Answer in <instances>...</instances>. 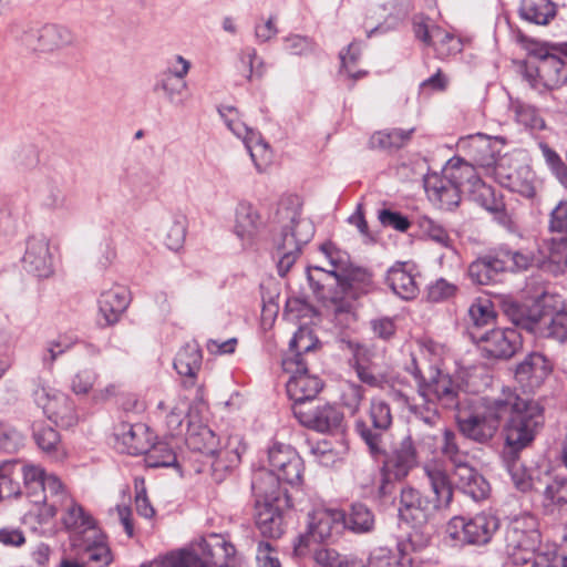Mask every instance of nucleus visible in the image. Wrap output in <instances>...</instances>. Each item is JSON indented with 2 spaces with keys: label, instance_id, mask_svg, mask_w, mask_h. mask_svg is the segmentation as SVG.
Returning a JSON list of instances; mask_svg holds the SVG:
<instances>
[{
  "label": "nucleus",
  "instance_id": "f257e3e1",
  "mask_svg": "<svg viewBox=\"0 0 567 567\" xmlns=\"http://www.w3.org/2000/svg\"><path fill=\"white\" fill-rule=\"evenodd\" d=\"M414 375L419 395L426 403H439L444 409L454 410L461 434L480 444H487L494 439L502 421L523 399L509 388L495 396L478 398L442 371H435L429 380L422 378L417 369Z\"/></svg>",
  "mask_w": 567,
  "mask_h": 567
},
{
  "label": "nucleus",
  "instance_id": "f03ea898",
  "mask_svg": "<svg viewBox=\"0 0 567 567\" xmlns=\"http://www.w3.org/2000/svg\"><path fill=\"white\" fill-rule=\"evenodd\" d=\"M505 417V440L507 451L504 452V462L514 486L520 492L532 488L538 491L533 478L520 462L519 452L527 447L535 439L544 424V410L537 401L523 398Z\"/></svg>",
  "mask_w": 567,
  "mask_h": 567
},
{
  "label": "nucleus",
  "instance_id": "7ed1b4c3",
  "mask_svg": "<svg viewBox=\"0 0 567 567\" xmlns=\"http://www.w3.org/2000/svg\"><path fill=\"white\" fill-rule=\"evenodd\" d=\"M492 143L505 144L502 136L491 137L478 133L471 137V147L477 153L476 161L482 166H495V174L499 183L509 190L520 194L526 198H533L536 194L535 174L527 165H522L509 172L507 168L508 159L503 157L499 161L495 158V152L492 150Z\"/></svg>",
  "mask_w": 567,
  "mask_h": 567
},
{
  "label": "nucleus",
  "instance_id": "20e7f679",
  "mask_svg": "<svg viewBox=\"0 0 567 567\" xmlns=\"http://www.w3.org/2000/svg\"><path fill=\"white\" fill-rule=\"evenodd\" d=\"M434 442L433 433L422 434L417 425L411 426L409 434L395 444L384 462L385 478L380 486V493L382 495L390 494L389 480L391 477L398 481L405 478L419 465L421 455L432 450Z\"/></svg>",
  "mask_w": 567,
  "mask_h": 567
},
{
  "label": "nucleus",
  "instance_id": "39448f33",
  "mask_svg": "<svg viewBox=\"0 0 567 567\" xmlns=\"http://www.w3.org/2000/svg\"><path fill=\"white\" fill-rule=\"evenodd\" d=\"M320 251L328 261V267L316 266L308 268L307 279L313 291L324 298L322 293L323 284L322 277H333L338 286L344 293L352 288V281L354 279V271L351 269L349 256L347 252L338 249L331 243H324L320 246Z\"/></svg>",
  "mask_w": 567,
  "mask_h": 567
},
{
  "label": "nucleus",
  "instance_id": "423d86ee",
  "mask_svg": "<svg viewBox=\"0 0 567 567\" xmlns=\"http://www.w3.org/2000/svg\"><path fill=\"white\" fill-rule=\"evenodd\" d=\"M506 550L515 565H527L540 550V534L532 517L514 519L506 532Z\"/></svg>",
  "mask_w": 567,
  "mask_h": 567
},
{
  "label": "nucleus",
  "instance_id": "0eeeda50",
  "mask_svg": "<svg viewBox=\"0 0 567 567\" xmlns=\"http://www.w3.org/2000/svg\"><path fill=\"white\" fill-rule=\"evenodd\" d=\"M498 519L489 513H478L466 519L453 517L446 527L449 536L460 544L485 545L498 529Z\"/></svg>",
  "mask_w": 567,
  "mask_h": 567
},
{
  "label": "nucleus",
  "instance_id": "6e6552de",
  "mask_svg": "<svg viewBox=\"0 0 567 567\" xmlns=\"http://www.w3.org/2000/svg\"><path fill=\"white\" fill-rule=\"evenodd\" d=\"M369 416L371 426L364 421L355 423V431L364 441L369 451L373 455L385 452L384 433L392 425V413L389 404L380 399L371 400Z\"/></svg>",
  "mask_w": 567,
  "mask_h": 567
},
{
  "label": "nucleus",
  "instance_id": "1a4fd4ad",
  "mask_svg": "<svg viewBox=\"0 0 567 567\" xmlns=\"http://www.w3.org/2000/svg\"><path fill=\"white\" fill-rule=\"evenodd\" d=\"M282 369L290 374L287 381V394L293 401L295 406H306V402L313 400L321 391L322 381L315 374H310L307 363H300L296 359H282Z\"/></svg>",
  "mask_w": 567,
  "mask_h": 567
},
{
  "label": "nucleus",
  "instance_id": "9d476101",
  "mask_svg": "<svg viewBox=\"0 0 567 567\" xmlns=\"http://www.w3.org/2000/svg\"><path fill=\"white\" fill-rule=\"evenodd\" d=\"M344 514L338 509H317L309 514L308 533L300 535L295 554L303 556L311 542H326L343 526Z\"/></svg>",
  "mask_w": 567,
  "mask_h": 567
},
{
  "label": "nucleus",
  "instance_id": "9b49d317",
  "mask_svg": "<svg viewBox=\"0 0 567 567\" xmlns=\"http://www.w3.org/2000/svg\"><path fill=\"white\" fill-rule=\"evenodd\" d=\"M551 300L553 297L545 293L529 305L512 302L505 307V315L516 327L543 338Z\"/></svg>",
  "mask_w": 567,
  "mask_h": 567
},
{
  "label": "nucleus",
  "instance_id": "f8f14e48",
  "mask_svg": "<svg viewBox=\"0 0 567 567\" xmlns=\"http://www.w3.org/2000/svg\"><path fill=\"white\" fill-rule=\"evenodd\" d=\"M470 338L488 358L508 359L520 347V336L515 329L491 328L486 331H470Z\"/></svg>",
  "mask_w": 567,
  "mask_h": 567
},
{
  "label": "nucleus",
  "instance_id": "ddd939ff",
  "mask_svg": "<svg viewBox=\"0 0 567 567\" xmlns=\"http://www.w3.org/2000/svg\"><path fill=\"white\" fill-rule=\"evenodd\" d=\"M33 399L47 417L56 425L70 427L76 424L78 415L73 402L64 393L50 388L39 386L33 392Z\"/></svg>",
  "mask_w": 567,
  "mask_h": 567
},
{
  "label": "nucleus",
  "instance_id": "4468645a",
  "mask_svg": "<svg viewBox=\"0 0 567 567\" xmlns=\"http://www.w3.org/2000/svg\"><path fill=\"white\" fill-rule=\"evenodd\" d=\"M278 214L281 230L276 241L286 243L295 250H301V247L308 244L315 235L312 221L297 208L284 207Z\"/></svg>",
  "mask_w": 567,
  "mask_h": 567
},
{
  "label": "nucleus",
  "instance_id": "2eb2a0df",
  "mask_svg": "<svg viewBox=\"0 0 567 567\" xmlns=\"http://www.w3.org/2000/svg\"><path fill=\"white\" fill-rule=\"evenodd\" d=\"M22 267L38 278H49L53 275V255L47 237L33 235L27 239Z\"/></svg>",
  "mask_w": 567,
  "mask_h": 567
},
{
  "label": "nucleus",
  "instance_id": "dca6fc26",
  "mask_svg": "<svg viewBox=\"0 0 567 567\" xmlns=\"http://www.w3.org/2000/svg\"><path fill=\"white\" fill-rule=\"evenodd\" d=\"M439 512L432 501L417 489L405 486L401 489L399 516L413 526L425 525Z\"/></svg>",
  "mask_w": 567,
  "mask_h": 567
},
{
  "label": "nucleus",
  "instance_id": "f3484780",
  "mask_svg": "<svg viewBox=\"0 0 567 567\" xmlns=\"http://www.w3.org/2000/svg\"><path fill=\"white\" fill-rule=\"evenodd\" d=\"M269 471H274L282 482L293 485L300 482L302 460L290 446L275 443L268 451Z\"/></svg>",
  "mask_w": 567,
  "mask_h": 567
},
{
  "label": "nucleus",
  "instance_id": "a211bd4d",
  "mask_svg": "<svg viewBox=\"0 0 567 567\" xmlns=\"http://www.w3.org/2000/svg\"><path fill=\"white\" fill-rule=\"evenodd\" d=\"M414 33L419 40L433 47L436 55L441 59L462 51L461 40L436 24L415 22Z\"/></svg>",
  "mask_w": 567,
  "mask_h": 567
},
{
  "label": "nucleus",
  "instance_id": "6ab92c4d",
  "mask_svg": "<svg viewBox=\"0 0 567 567\" xmlns=\"http://www.w3.org/2000/svg\"><path fill=\"white\" fill-rule=\"evenodd\" d=\"M553 371L551 362L540 352H532L515 370L516 381L528 391L539 388Z\"/></svg>",
  "mask_w": 567,
  "mask_h": 567
},
{
  "label": "nucleus",
  "instance_id": "aec40b11",
  "mask_svg": "<svg viewBox=\"0 0 567 567\" xmlns=\"http://www.w3.org/2000/svg\"><path fill=\"white\" fill-rule=\"evenodd\" d=\"M264 226L259 210L249 202L241 200L235 208L234 234L244 247H251Z\"/></svg>",
  "mask_w": 567,
  "mask_h": 567
},
{
  "label": "nucleus",
  "instance_id": "412c9836",
  "mask_svg": "<svg viewBox=\"0 0 567 567\" xmlns=\"http://www.w3.org/2000/svg\"><path fill=\"white\" fill-rule=\"evenodd\" d=\"M62 512V524L71 533V542L76 538L96 537L97 527L94 519L74 499L66 501V504L59 509Z\"/></svg>",
  "mask_w": 567,
  "mask_h": 567
},
{
  "label": "nucleus",
  "instance_id": "4be33fe9",
  "mask_svg": "<svg viewBox=\"0 0 567 567\" xmlns=\"http://www.w3.org/2000/svg\"><path fill=\"white\" fill-rule=\"evenodd\" d=\"M293 414L301 424L318 432L333 431L341 425L343 420L342 413L330 404H324L316 409L295 406Z\"/></svg>",
  "mask_w": 567,
  "mask_h": 567
},
{
  "label": "nucleus",
  "instance_id": "5701e85b",
  "mask_svg": "<svg viewBox=\"0 0 567 567\" xmlns=\"http://www.w3.org/2000/svg\"><path fill=\"white\" fill-rule=\"evenodd\" d=\"M117 449L132 455L145 454L152 443V434L145 424L123 423L115 433Z\"/></svg>",
  "mask_w": 567,
  "mask_h": 567
},
{
  "label": "nucleus",
  "instance_id": "b1692460",
  "mask_svg": "<svg viewBox=\"0 0 567 567\" xmlns=\"http://www.w3.org/2000/svg\"><path fill=\"white\" fill-rule=\"evenodd\" d=\"M186 444L194 451H198L207 455H216L218 458H220L223 454L230 453L231 464L240 462V455L236 450L228 452L217 449L218 440L215 433L206 425L188 427L186 433Z\"/></svg>",
  "mask_w": 567,
  "mask_h": 567
},
{
  "label": "nucleus",
  "instance_id": "393cba45",
  "mask_svg": "<svg viewBox=\"0 0 567 567\" xmlns=\"http://www.w3.org/2000/svg\"><path fill=\"white\" fill-rule=\"evenodd\" d=\"M288 504L261 503L255 504V520L258 529L264 536L278 538L284 534L282 509Z\"/></svg>",
  "mask_w": 567,
  "mask_h": 567
},
{
  "label": "nucleus",
  "instance_id": "a878e982",
  "mask_svg": "<svg viewBox=\"0 0 567 567\" xmlns=\"http://www.w3.org/2000/svg\"><path fill=\"white\" fill-rule=\"evenodd\" d=\"M72 546L79 550L85 567H106L112 560L110 548L100 530L96 537L76 538Z\"/></svg>",
  "mask_w": 567,
  "mask_h": 567
},
{
  "label": "nucleus",
  "instance_id": "bb28decb",
  "mask_svg": "<svg viewBox=\"0 0 567 567\" xmlns=\"http://www.w3.org/2000/svg\"><path fill=\"white\" fill-rule=\"evenodd\" d=\"M281 478L274 471L260 470L252 480L256 502L288 504L289 497L280 487Z\"/></svg>",
  "mask_w": 567,
  "mask_h": 567
},
{
  "label": "nucleus",
  "instance_id": "cd10ccee",
  "mask_svg": "<svg viewBox=\"0 0 567 567\" xmlns=\"http://www.w3.org/2000/svg\"><path fill=\"white\" fill-rule=\"evenodd\" d=\"M130 302L128 292L124 287L114 286L101 292L99 313L103 324L111 326L118 321Z\"/></svg>",
  "mask_w": 567,
  "mask_h": 567
},
{
  "label": "nucleus",
  "instance_id": "c85d7f7f",
  "mask_svg": "<svg viewBox=\"0 0 567 567\" xmlns=\"http://www.w3.org/2000/svg\"><path fill=\"white\" fill-rule=\"evenodd\" d=\"M73 499L65 489L60 478L55 475H48L41 488V501L43 505L42 515L45 517H54L59 509L66 504V501Z\"/></svg>",
  "mask_w": 567,
  "mask_h": 567
},
{
  "label": "nucleus",
  "instance_id": "c756f323",
  "mask_svg": "<svg viewBox=\"0 0 567 567\" xmlns=\"http://www.w3.org/2000/svg\"><path fill=\"white\" fill-rule=\"evenodd\" d=\"M424 471L434 494L432 503L439 512L447 509L453 501V487L449 475L439 466H425Z\"/></svg>",
  "mask_w": 567,
  "mask_h": 567
},
{
  "label": "nucleus",
  "instance_id": "7c9ffc66",
  "mask_svg": "<svg viewBox=\"0 0 567 567\" xmlns=\"http://www.w3.org/2000/svg\"><path fill=\"white\" fill-rule=\"evenodd\" d=\"M75 42L73 32L65 25L45 24L38 32V49L52 52L72 45Z\"/></svg>",
  "mask_w": 567,
  "mask_h": 567
},
{
  "label": "nucleus",
  "instance_id": "2f4dec72",
  "mask_svg": "<svg viewBox=\"0 0 567 567\" xmlns=\"http://www.w3.org/2000/svg\"><path fill=\"white\" fill-rule=\"evenodd\" d=\"M544 488L539 491L544 508L554 513L567 505V476L546 473Z\"/></svg>",
  "mask_w": 567,
  "mask_h": 567
},
{
  "label": "nucleus",
  "instance_id": "473e14b6",
  "mask_svg": "<svg viewBox=\"0 0 567 567\" xmlns=\"http://www.w3.org/2000/svg\"><path fill=\"white\" fill-rule=\"evenodd\" d=\"M535 73L545 89L558 87L567 80L564 61L554 54L543 56L535 66Z\"/></svg>",
  "mask_w": 567,
  "mask_h": 567
},
{
  "label": "nucleus",
  "instance_id": "72a5a7b5",
  "mask_svg": "<svg viewBox=\"0 0 567 567\" xmlns=\"http://www.w3.org/2000/svg\"><path fill=\"white\" fill-rule=\"evenodd\" d=\"M444 176L447 183L456 186L461 190H472L476 182L481 179L475 173L474 167L461 158H453L444 167Z\"/></svg>",
  "mask_w": 567,
  "mask_h": 567
},
{
  "label": "nucleus",
  "instance_id": "f704fd0d",
  "mask_svg": "<svg viewBox=\"0 0 567 567\" xmlns=\"http://www.w3.org/2000/svg\"><path fill=\"white\" fill-rule=\"evenodd\" d=\"M386 282L392 291L402 299H413L419 292L413 275L405 269L403 264H398L389 269Z\"/></svg>",
  "mask_w": 567,
  "mask_h": 567
},
{
  "label": "nucleus",
  "instance_id": "c9c22d12",
  "mask_svg": "<svg viewBox=\"0 0 567 567\" xmlns=\"http://www.w3.org/2000/svg\"><path fill=\"white\" fill-rule=\"evenodd\" d=\"M468 277L476 285H489L503 272L498 254L477 258L468 266Z\"/></svg>",
  "mask_w": 567,
  "mask_h": 567
},
{
  "label": "nucleus",
  "instance_id": "e433bc0d",
  "mask_svg": "<svg viewBox=\"0 0 567 567\" xmlns=\"http://www.w3.org/2000/svg\"><path fill=\"white\" fill-rule=\"evenodd\" d=\"M202 367V351L196 342L186 343L177 352L174 368L178 374L194 379Z\"/></svg>",
  "mask_w": 567,
  "mask_h": 567
},
{
  "label": "nucleus",
  "instance_id": "4c0bfd02",
  "mask_svg": "<svg viewBox=\"0 0 567 567\" xmlns=\"http://www.w3.org/2000/svg\"><path fill=\"white\" fill-rule=\"evenodd\" d=\"M21 468L19 461H6L0 464V499L21 494Z\"/></svg>",
  "mask_w": 567,
  "mask_h": 567
},
{
  "label": "nucleus",
  "instance_id": "58836bf2",
  "mask_svg": "<svg viewBox=\"0 0 567 567\" xmlns=\"http://www.w3.org/2000/svg\"><path fill=\"white\" fill-rule=\"evenodd\" d=\"M321 567H365V561L353 554H341L333 548L321 547L313 554Z\"/></svg>",
  "mask_w": 567,
  "mask_h": 567
},
{
  "label": "nucleus",
  "instance_id": "ea45409f",
  "mask_svg": "<svg viewBox=\"0 0 567 567\" xmlns=\"http://www.w3.org/2000/svg\"><path fill=\"white\" fill-rule=\"evenodd\" d=\"M520 16L535 24H547L556 14L555 6L550 0H522Z\"/></svg>",
  "mask_w": 567,
  "mask_h": 567
},
{
  "label": "nucleus",
  "instance_id": "a19ab883",
  "mask_svg": "<svg viewBox=\"0 0 567 567\" xmlns=\"http://www.w3.org/2000/svg\"><path fill=\"white\" fill-rule=\"evenodd\" d=\"M33 439L44 453L53 454L56 457L64 456L61 436L51 425L35 422L33 424Z\"/></svg>",
  "mask_w": 567,
  "mask_h": 567
},
{
  "label": "nucleus",
  "instance_id": "79ce46f5",
  "mask_svg": "<svg viewBox=\"0 0 567 567\" xmlns=\"http://www.w3.org/2000/svg\"><path fill=\"white\" fill-rule=\"evenodd\" d=\"M413 131V128H393L378 131L370 137V146L371 148L382 151L400 148L411 140Z\"/></svg>",
  "mask_w": 567,
  "mask_h": 567
},
{
  "label": "nucleus",
  "instance_id": "37998d69",
  "mask_svg": "<svg viewBox=\"0 0 567 567\" xmlns=\"http://www.w3.org/2000/svg\"><path fill=\"white\" fill-rule=\"evenodd\" d=\"M204 553L212 565L228 567V561L235 555V547L219 535H210L204 540Z\"/></svg>",
  "mask_w": 567,
  "mask_h": 567
},
{
  "label": "nucleus",
  "instance_id": "c03bdc74",
  "mask_svg": "<svg viewBox=\"0 0 567 567\" xmlns=\"http://www.w3.org/2000/svg\"><path fill=\"white\" fill-rule=\"evenodd\" d=\"M543 338L559 343L567 341V306L564 305L557 308L551 305L546 327L543 329Z\"/></svg>",
  "mask_w": 567,
  "mask_h": 567
},
{
  "label": "nucleus",
  "instance_id": "a18cd8bd",
  "mask_svg": "<svg viewBox=\"0 0 567 567\" xmlns=\"http://www.w3.org/2000/svg\"><path fill=\"white\" fill-rule=\"evenodd\" d=\"M343 526L357 534L369 533L374 527V515L367 505L354 503L344 515Z\"/></svg>",
  "mask_w": 567,
  "mask_h": 567
},
{
  "label": "nucleus",
  "instance_id": "49530a36",
  "mask_svg": "<svg viewBox=\"0 0 567 567\" xmlns=\"http://www.w3.org/2000/svg\"><path fill=\"white\" fill-rule=\"evenodd\" d=\"M186 216L179 213L173 214L164 226V244L171 250H179L186 237Z\"/></svg>",
  "mask_w": 567,
  "mask_h": 567
},
{
  "label": "nucleus",
  "instance_id": "de8ad7c7",
  "mask_svg": "<svg viewBox=\"0 0 567 567\" xmlns=\"http://www.w3.org/2000/svg\"><path fill=\"white\" fill-rule=\"evenodd\" d=\"M318 344V339L309 328H300L289 342V352L284 359H296L300 363H307L303 355L312 351Z\"/></svg>",
  "mask_w": 567,
  "mask_h": 567
},
{
  "label": "nucleus",
  "instance_id": "09e8293b",
  "mask_svg": "<svg viewBox=\"0 0 567 567\" xmlns=\"http://www.w3.org/2000/svg\"><path fill=\"white\" fill-rule=\"evenodd\" d=\"M21 477H23V486L30 501L34 504H40L41 501V488L47 482L44 471L35 465L25 464L21 465Z\"/></svg>",
  "mask_w": 567,
  "mask_h": 567
},
{
  "label": "nucleus",
  "instance_id": "8fccbe9b",
  "mask_svg": "<svg viewBox=\"0 0 567 567\" xmlns=\"http://www.w3.org/2000/svg\"><path fill=\"white\" fill-rule=\"evenodd\" d=\"M468 316L472 321L471 330L486 331L485 328L492 326L495 320L493 303L489 299L478 298L468 308Z\"/></svg>",
  "mask_w": 567,
  "mask_h": 567
},
{
  "label": "nucleus",
  "instance_id": "3c124183",
  "mask_svg": "<svg viewBox=\"0 0 567 567\" xmlns=\"http://www.w3.org/2000/svg\"><path fill=\"white\" fill-rule=\"evenodd\" d=\"M76 342L78 338L72 333H62L53 339L48 340L42 353L43 364L52 367L54 361L60 355L72 349Z\"/></svg>",
  "mask_w": 567,
  "mask_h": 567
},
{
  "label": "nucleus",
  "instance_id": "603ef678",
  "mask_svg": "<svg viewBox=\"0 0 567 567\" xmlns=\"http://www.w3.org/2000/svg\"><path fill=\"white\" fill-rule=\"evenodd\" d=\"M244 143L250 154L252 162L255 163L256 168L259 172L265 171L271 163L272 153L261 135L258 132L252 133V136L245 137Z\"/></svg>",
  "mask_w": 567,
  "mask_h": 567
},
{
  "label": "nucleus",
  "instance_id": "864d4df0",
  "mask_svg": "<svg viewBox=\"0 0 567 567\" xmlns=\"http://www.w3.org/2000/svg\"><path fill=\"white\" fill-rule=\"evenodd\" d=\"M145 463L148 467H169L176 464V454L167 443L158 442L150 445L145 452Z\"/></svg>",
  "mask_w": 567,
  "mask_h": 567
},
{
  "label": "nucleus",
  "instance_id": "5fc2aeb1",
  "mask_svg": "<svg viewBox=\"0 0 567 567\" xmlns=\"http://www.w3.org/2000/svg\"><path fill=\"white\" fill-rule=\"evenodd\" d=\"M441 453L452 463L453 467L468 462V454L460 449L455 432L449 429L443 432Z\"/></svg>",
  "mask_w": 567,
  "mask_h": 567
},
{
  "label": "nucleus",
  "instance_id": "6e6d98bb",
  "mask_svg": "<svg viewBox=\"0 0 567 567\" xmlns=\"http://www.w3.org/2000/svg\"><path fill=\"white\" fill-rule=\"evenodd\" d=\"M546 256L553 266L551 271L563 272L567 268V236L553 238L545 244Z\"/></svg>",
  "mask_w": 567,
  "mask_h": 567
},
{
  "label": "nucleus",
  "instance_id": "4d7b16f0",
  "mask_svg": "<svg viewBox=\"0 0 567 567\" xmlns=\"http://www.w3.org/2000/svg\"><path fill=\"white\" fill-rule=\"evenodd\" d=\"M512 107L515 114V120L518 124H522L532 131H540L546 127L545 121L539 115L536 107L518 101L513 103Z\"/></svg>",
  "mask_w": 567,
  "mask_h": 567
},
{
  "label": "nucleus",
  "instance_id": "13d9d810",
  "mask_svg": "<svg viewBox=\"0 0 567 567\" xmlns=\"http://www.w3.org/2000/svg\"><path fill=\"white\" fill-rule=\"evenodd\" d=\"M471 193L473 199L488 212H499L504 207L502 198L496 196L494 188L482 181L476 182Z\"/></svg>",
  "mask_w": 567,
  "mask_h": 567
},
{
  "label": "nucleus",
  "instance_id": "bf43d9fd",
  "mask_svg": "<svg viewBox=\"0 0 567 567\" xmlns=\"http://www.w3.org/2000/svg\"><path fill=\"white\" fill-rule=\"evenodd\" d=\"M364 349L362 347H358L355 351V363L353 365L355 373L359 380L369 386L379 388L382 390L386 389L388 379L381 374H374L369 367H367L362 359V352Z\"/></svg>",
  "mask_w": 567,
  "mask_h": 567
},
{
  "label": "nucleus",
  "instance_id": "052dcab7",
  "mask_svg": "<svg viewBox=\"0 0 567 567\" xmlns=\"http://www.w3.org/2000/svg\"><path fill=\"white\" fill-rule=\"evenodd\" d=\"M410 410L415 416V422L412 426L417 425L422 434L426 432L432 433L431 430L440 422V415L434 404L427 403L426 406L411 404Z\"/></svg>",
  "mask_w": 567,
  "mask_h": 567
},
{
  "label": "nucleus",
  "instance_id": "680f3d73",
  "mask_svg": "<svg viewBox=\"0 0 567 567\" xmlns=\"http://www.w3.org/2000/svg\"><path fill=\"white\" fill-rule=\"evenodd\" d=\"M168 567H210V559L205 560L194 550L179 549L168 553Z\"/></svg>",
  "mask_w": 567,
  "mask_h": 567
},
{
  "label": "nucleus",
  "instance_id": "e2e57ef3",
  "mask_svg": "<svg viewBox=\"0 0 567 567\" xmlns=\"http://www.w3.org/2000/svg\"><path fill=\"white\" fill-rule=\"evenodd\" d=\"M219 114L224 118L227 127L244 142L245 137H250L252 136V133H257L239 118L237 109L233 106H223L219 109Z\"/></svg>",
  "mask_w": 567,
  "mask_h": 567
},
{
  "label": "nucleus",
  "instance_id": "0e129e2a",
  "mask_svg": "<svg viewBox=\"0 0 567 567\" xmlns=\"http://www.w3.org/2000/svg\"><path fill=\"white\" fill-rule=\"evenodd\" d=\"M498 258L503 272L526 270L532 262V258L520 251H501Z\"/></svg>",
  "mask_w": 567,
  "mask_h": 567
},
{
  "label": "nucleus",
  "instance_id": "69168bd1",
  "mask_svg": "<svg viewBox=\"0 0 567 567\" xmlns=\"http://www.w3.org/2000/svg\"><path fill=\"white\" fill-rule=\"evenodd\" d=\"M97 380V374L92 369H81L79 370L70 381V388L72 392L76 395L87 394Z\"/></svg>",
  "mask_w": 567,
  "mask_h": 567
},
{
  "label": "nucleus",
  "instance_id": "338daca9",
  "mask_svg": "<svg viewBox=\"0 0 567 567\" xmlns=\"http://www.w3.org/2000/svg\"><path fill=\"white\" fill-rule=\"evenodd\" d=\"M539 148L551 172L563 185L567 186V166L564 164L560 156L546 143H539Z\"/></svg>",
  "mask_w": 567,
  "mask_h": 567
},
{
  "label": "nucleus",
  "instance_id": "774afa93",
  "mask_svg": "<svg viewBox=\"0 0 567 567\" xmlns=\"http://www.w3.org/2000/svg\"><path fill=\"white\" fill-rule=\"evenodd\" d=\"M528 564L530 567H567V556L555 550H539Z\"/></svg>",
  "mask_w": 567,
  "mask_h": 567
}]
</instances>
